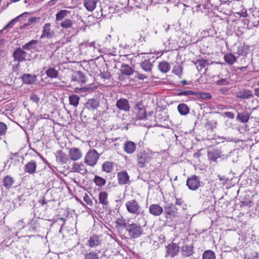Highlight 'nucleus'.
Segmentation results:
<instances>
[{"mask_svg": "<svg viewBox=\"0 0 259 259\" xmlns=\"http://www.w3.org/2000/svg\"><path fill=\"white\" fill-rule=\"evenodd\" d=\"M125 206L127 212L135 215H139L143 213L141 206L135 199H132L126 202Z\"/></svg>", "mask_w": 259, "mask_h": 259, "instance_id": "1", "label": "nucleus"}, {"mask_svg": "<svg viewBox=\"0 0 259 259\" xmlns=\"http://www.w3.org/2000/svg\"><path fill=\"white\" fill-rule=\"evenodd\" d=\"M128 236L132 239H136L140 237L143 234V230L141 226L136 223L128 224L126 228Z\"/></svg>", "mask_w": 259, "mask_h": 259, "instance_id": "2", "label": "nucleus"}, {"mask_svg": "<svg viewBox=\"0 0 259 259\" xmlns=\"http://www.w3.org/2000/svg\"><path fill=\"white\" fill-rule=\"evenodd\" d=\"M136 111V118L137 120H148L152 116L153 112H150L147 114L146 108L141 103H138L135 107Z\"/></svg>", "mask_w": 259, "mask_h": 259, "instance_id": "3", "label": "nucleus"}, {"mask_svg": "<svg viewBox=\"0 0 259 259\" xmlns=\"http://www.w3.org/2000/svg\"><path fill=\"white\" fill-rule=\"evenodd\" d=\"M99 157L100 155L96 150L91 149L84 157V162L89 166H94L97 163Z\"/></svg>", "mask_w": 259, "mask_h": 259, "instance_id": "4", "label": "nucleus"}, {"mask_svg": "<svg viewBox=\"0 0 259 259\" xmlns=\"http://www.w3.org/2000/svg\"><path fill=\"white\" fill-rule=\"evenodd\" d=\"M151 159V155L145 151L140 152L137 155V164L141 168L145 167Z\"/></svg>", "mask_w": 259, "mask_h": 259, "instance_id": "5", "label": "nucleus"}, {"mask_svg": "<svg viewBox=\"0 0 259 259\" xmlns=\"http://www.w3.org/2000/svg\"><path fill=\"white\" fill-rule=\"evenodd\" d=\"M165 257H173L178 254L180 252V246L179 244L176 243H171L168 244L166 247Z\"/></svg>", "mask_w": 259, "mask_h": 259, "instance_id": "6", "label": "nucleus"}, {"mask_svg": "<svg viewBox=\"0 0 259 259\" xmlns=\"http://www.w3.org/2000/svg\"><path fill=\"white\" fill-rule=\"evenodd\" d=\"M187 186L191 190H196L201 186V182L198 177L193 175L187 179Z\"/></svg>", "mask_w": 259, "mask_h": 259, "instance_id": "7", "label": "nucleus"}, {"mask_svg": "<svg viewBox=\"0 0 259 259\" xmlns=\"http://www.w3.org/2000/svg\"><path fill=\"white\" fill-rule=\"evenodd\" d=\"M150 36V32L146 30H141L138 31L134 34V38L136 41H138L143 45L148 39V37Z\"/></svg>", "mask_w": 259, "mask_h": 259, "instance_id": "8", "label": "nucleus"}, {"mask_svg": "<svg viewBox=\"0 0 259 259\" xmlns=\"http://www.w3.org/2000/svg\"><path fill=\"white\" fill-rule=\"evenodd\" d=\"M51 24L50 23H47L45 24L42 28V34L40 35V38H48L50 39L54 36L55 32L54 30H52Z\"/></svg>", "mask_w": 259, "mask_h": 259, "instance_id": "9", "label": "nucleus"}, {"mask_svg": "<svg viewBox=\"0 0 259 259\" xmlns=\"http://www.w3.org/2000/svg\"><path fill=\"white\" fill-rule=\"evenodd\" d=\"M194 253L193 244H185L181 247V254L184 258L192 256Z\"/></svg>", "mask_w": 259, "mask_h": 259, "instance_id": "10", "label": "nucleus"}, {"mask_svg": "<svg viewBox=\"0 0 259 259\" xmlns=\"http://www.w3.org/2000/svg\"><path fill=\"white\" fill-rule=\"evenodd\" d=\"M116 106L119 110L124 112H128L130 109L128 101L124 98L118 100L116 103Z\"/></svg>", "mask_w": 259, "mask_h": 259, "instance_id": "11", "label": "nucleus"}, {"mask_svg": "<svg viewBox=\"0 0 259 259\" xmlns=\"http://www.w3.org/2000/svg\"><path fill=\"white\" fill-rule=\"evenodd\" d=\"M117 177L119 185H124L130 182V176L125 170L118 172L117 174Z\"/></svg>", "mask_w": 259, "mask_h": 259, "instance_id": "12", "label": "nucleus"}, {"mask_svg": "<svg viewBox=\"0 0 259 259\" xmlns=\"http://www.w3.org/2000/svg\"><path fill=\"white\" fill-rule=\"evenodd\" d=\"M100 103V99L98 98H93L88 99L85 106L88 109L93 111L99 107Z\"/></svg>", "mask_w": 259, "mask_h": 259, "instance_id": "13", "label": "nucleus"}, {"mask_svg": "<svg viewBox=\"0 0 259 259\" xmlns=\"http://www.w3.org/2000/svg\"><path fill=\"white\" fill-rule=\"evenodd\" d=\"M82 156L81 150L78 148H71L69 150V156L71 160L76 161L81 158Z\"/></svg>", "mask_w": 259, "mask_h": 259, "instance_id": "14", "label": "nucleus"}, {"mask_svg": "<svg viewBox=\"0 0 259 259\" xmlns=\"http://www.w3.org/2000/svg\"><path fill=\"white\" fill-rule=\"evenodd\" d=\"M102 239L99 236L93 235L90 237L87 245L90 247H96L102 244Z\"/></svg>", "mask_w": 259, "mask_h": 259, "instance_id": "15", "label": "nucleus"}, {"mask_svg": "<svg viewBox=\"0 0 259 259\" xmlns=\"http://www.w3.org/2000/svg\"><path fill=\"white\" fill-rule=\"evenodd\" d=\"M167 117L168 115L164 110H159L156 112L155 116V122L156 123L154 124V126H161V125H159L158 123L166 120Z\"/></svg>", "mask_w": 259, "mask_h": 259, "instance_id": "16", "label": "nucleus"}, {"mask_svg": "<svg viewBox=\"0 0 259 259\" xmlns=\"http://www.w3.org/2000/svg\"><path fill=\"white\" fill-rule=\"evenodd\" d=\"M26 55V52L20 48L16 49L13 54L14 60L19 62L25 60Z\"/></svg>", "mask_w": 259, "mask_h": 259, "instance_id": "17", "label": "nucleus"}, {"mask_svg": "<svg viewBox=\"0 0 259 259\" xmlns=\"http://www.w3.org/2000/svg\"><path fill=\"white\" fill-rule=\"evenodd\" d=\"M23 83L31 85L34 84L37 80L36 75H32L29 73L24 74L21 77Z\"/></svg>", "mask_w": 259, "mask_h": 259, "instance_id": "18", "label": "nucleus"}, {"mask_svg": "<svg viewBox=\"0 0 259 259\" xmlns=\"http://www.w3.org/2000/svg\"><path fill=\"white\" fill-rule=\"evenodd\" d=\"M163 208L158 204H153L149 206V212L154 216H159L163 212Z\"/></svg>", "mask_w": 259, "mask_h": 259, "instance_id": "19", "label": "nucleus"}, {"mask_svg": "<svg viewBox=\"0 0 259 259\" xmlns=\"http://www.w3.org/2000/svg\"><path fill=\"white\" fill-rule=\"evenodd\" d=\"M192 62L195 64L199 72L201 71V70L206 66L211 64V63H210L209 61L204 59L203 58L197 59L196 61H192Z\"/></svg>", "mask_w": 259, "mask_h": 259, "instance_id": "20", "label": "nucleus"}, {"mask_svg": "<svg viewBox=\"0 0 259 259\" xmlns=\"http://www.w3.org/2000/svg\"><path fill=\"white\" fill-rule=\"evenodd\" d=\"M123 148L127 154H133L136 151V145L134 142L128 141L123 143Z\"/></svg>", "mask_w": 259, "mask_h": 259, "instance_id": "21", "label": "nucleus"}, {"mask_svg": "<svg viewBox=\"0 0 259 259\" xmlns=\"http://www.w3.org/2000/svg\"><path fill=\"white\" fill-rule=\"evenodd\" d=\"M37 167V163L35 160H31L26 164L24 167V171L30 175L35 172Z\"/></svg>", "mask_w": 259, "mask_h": 259, "instance_id": "22", "label": "nucleus"}, {"mask_svg": "<svg viewBox=\"0 0 259 259\" xmlns=\"http://www.w3.org/2000/svg\"><path fill=\"white\" fill-rule=\"evenodd\" d=\"M165 211L166 213L170 217H176L178 216V208L172 203L168 204L165 207Z\"/></svg>", "mask_w": 259, "mask_h": 259, "instance_id": "23", "label": "nucleus"}, {"mask_svg": "<svg viewBox=\"0 0 259 259\" xmlns=\"http://www.w3.org/2000/svg\"><path fill=\"white\" fill-rule=\"evenodd\" d=\"M141 68L147 74H151L153 65L149 59H146L140 64Z\"/></svg>", "mask_w": 259, "mask_h": 259, "instance_id": "24", "label": "nucleus"}, {"mask_svg": "<svg viewBox=\"0 0 259 259\" xmlns=\"http://www.w3.org/2000/svg\"><path fill=\"white\" fill-rule=\"evenodd\" d=\"M15 183V180L12 176L7 175L4 177L3 181V186L7 189H10Z\"/></svg>", "mask_w": 259, "mask_h": 259, "instance_id": "25", "label": "nucleus"}, {"mask_svg": "<svg viewBox=\"0 0 259 259\" xmlns=\"http://www.w3.org/2000/svg\"><path fill=\"white\" fill-rule=\"evenodd\" d=\"M71 81H76L78 83H84L85 82V78L81 71H76L72 75Z\"/></svg>", "mask_w": 259, "mask_h": 259, "instance_id": "26", "label": "nucleus"}, {"mask_svg": "<svg viewBox=\"0 0 259 259\" xmlns=\"http://www.w3.org/2000/svg\"><path fill=\"white\" fill-rule=\"evenodd\" d=\"M221 150L219 149H213L212 151L208 152L207 156L210 161H214L221 156Z\"/></svg>", "mask_w": 259, "mask_h": 259, "instance_id": "27", "label": "nucleus"}, {"mask_svg": "<svg viewBox=\"0 0 259 259\" xmlns=\"http://www.w3.org/2000/svg\"><path fill=\"white\" fill-rule=\"evenodd\" d=\"M72 168L73 171L79 172L82 175H84L88 172L87 169L85 168L84 165L81 163H73Z\"/></svg>", "mask_w": 259, "mask_h": 259, "instance_id": "28", "label": "nucleus"}, {"mask_svg": "<svg viewBox=\"0 0 259 259\" xmlns=\"http://www.w3.org/2000/svg\"><path fill=\"white\" fill-rule=\"evenodd\" d=\"M99 202L103 205V207H106L109 205V201L108 200V194L106 192L102 191L99 194Z\"/></svg>", "mask_w": 259, "mask_h": 259, "instance_id": "29", "label": "nucleus"}, {"mask_svg": "<svg viewBox=\"0 0 259 259\" xmlns=\"http://www.w3.org/2000/svg\"><path fill=\"white\" fill-rule=\"evenodd\" d=\"M97 0H84L83 5L85 9L90 11H93L96 7Z\"/></svg>", "mask_w": 259, "mask_h": 259, "instance_id": "30", "label": "nucleus"}, {"mask_svg": "<svg viewBox=\"0 0 259 259\" xmlns=\"http://www.w3.org/2000/svg\"><path fill=\"white\" fill-rule=\"evenodd\" d=\"M59 71L53 67H49L46 70L47 76L50 78H57L59 76Z\"/></svg>", "mask_w": 259, "mask_h": 259, "instance_id": "31", "label": "nucleus"}, {"mask_svg": "<svg viewBox=\"0 0 259 259\" xmlns=\"http://www.w3.org/2000/svg\"><path fill=\"white\" fill-rule=\"evenodd\" d=\"M250 114L246 111L238 113L236 119L242 123H246L249 118Z\"/></svg>", "mask_w": 259, "mask_h": 259, "instance_id": "32", "label": "nucleus"}, {"mask_svg": "<svg viewBox=\"0 0 259 259\" xmlns=\"http://www.w3.org/2000/svg\"><path fill=\"white\" fill-rule=\"evenodd\" d=\"M236 97L240 99H249L253 97L251 92L250 90H244L236 94Z\"/></svg>", "mask_w": 259, "mask_h": 259, "instance_id": "33", "label": "nucleus"}, {"mask_svg": "<svg viewBox=\"0 0 259 259\" xmlns=\"http://www.w3.org/2000/svg\"><path fill=\"white\" fill-rule=\"evenodd\" d=\"M237 57L232 53H227L224 56L225 62L228 65H233L237 60Z\"/></svg>", "mask_w": 259, "mask_h": 259, "instance_id": "34", "label": "nucleus"}, {"mask_svg": "<svg viewBox=\"0 0 259 259\" xmlns=\"http://www.w3.org/2000/svg\"><path fill=\"white\" fill-rule=\"evenodd\" d=\"M26 14H27V13H23V14L20 15L19 16H18V17H16L15 18L12 19L11 21H10L9 22L8 24H7L3 28V29L2 30H3V31H4V30H6V29L12 28L13 27V26L14 25V24H15V23L18 22L21 18L23 17L24 16L26 15Z\"/></svg>", "mask_w": 259, "mask_h": 259, "instance_id": "35", "label": "nucleus"}, {"mask_svg": "<svg viewBox=\"0 0 259 259\" xmlns=\"http://www.w3.org/2000/svg\"><path fill=\"white\" fill-rule=\"evenodd\" d=\"M120 71L122 74L125 75H131L134 73V69L128 65L122 64Z\"/></svg>", "mask_w": 259, "mask_h": 259, "instance_id": "36", "label": "nucleus"}, {"mask_svg": "<svg viewBox=\"0 0 259 259\" xmlns=\"http://www.w3.org/2000/svg\"><path fill=\"white\" fill-rule=\"evenodd\" d=\"M158 69L161 72L166 73L169 71L170 66L168 62L162 61L159 63Z\"/></svg>", "mask_w": 259, "mask_h": 259, "instance_id": "37", "label": "nucleus"}, {"mask_svg": "<svg viewBox=\"0 0 259 259\" xmlns=\"http://www.w3.org/2000/svg\"><path fill=\"white\" fill-rule=\"evenodd\" d=\"M70 14V12L66 10H61L59 11L56 15V21H60L62 20L65 17Z\"/></svg>", "mask_w": 259, "mask_h": 259, "instance_id": "38", "label": "nucleus"}, {"mask_svg": "<svg viewBox=\"0 0 259 259\" xmlns=\"http://www.w3.org/2000/svg\"><path fill=\"white\" fill-rule=\"evenodd\" d=\"M80 97L76 95H72L69 97V104L73 106L74 107H77L79 104Z\"/></svg>", "mask_w": 259, "mask_h": 259, "instance_id": "39", "label": "nucleus"}, {"mask_svg": "<svg viewBox=\"0 0 259 259\" xmlns=\"http://www.w3.org/2000/svg\"><path fill=\"white\" fill-rule=\"evenodd\" d=\"M202 259H216L215 254L211 250H206L202 253Z\"/></svg>", "mask_w": 259, "mask_h": 259, "instance_id": "40", "label": "nucleus"}, {"mask_svg": "<svg viewBox=\"0 0 259 259\" xmlns=\"http://www.w3.org/2000/svg\"><path fill=\"white\" fill-rule=\"evenodd\" d=\"M178 110L181 115H186L189 112V108L185 104H180L178 106Z\"/></svg>", "mask_w": 259, "mask_h": 259, "instance_id": "41", "label": "nucleus"}, {"mask_svg": "<svg viewBox=\"0 0 259 259\" xmlns=\"http://www.w3.org/2000/svg\"><path fill=\"white\" fill-rule=\"evenodd\" d=\"M56 160L57 162L62 164L67 163L68 158L65 153L60 152L56 156Z\"/></svg>", "mask_w": 259, "mask_h": 259, "instance_id": "42", "label": "nucleus"}, {"mask_svg": "<svg viewBox=\"0 0 259 259\" xmlns=\"http://www.w3.org/2000/svg\"><path fill=\"white\" fill-rule=\"evenodd\" d=\"M113 168V165L111 162L106 161L102 164V170L107 173L111 172Z\"/></svg>", "mask_w": 259, "mask_h": 259, "instance_id": "43", "label": "nucleus"}, {"mask_svg": "<svg viewBox=\"0 0 259 259\" xmlns=\"http://www.w3.org/2000/svg\"><path fill=\"white\" fill-rule=\"evenodd\" d=\"M73 22L70 19H65L60 24V26L64 29L71 28Z\"/></svg>", "mask_w": 259, "mask_h": 259, "instance_id": "44", "label": "nucleus"}, {"mask_svg": "<svg viewBox=\"0 0 259 259\" xmlns=\"http://www.w3.org/2000/svg\"><path fill=\"white\" fill-rule=\"evenodd\" d=\"M84 259H99L98 254L94 251L85 253L83 255Z\"/></svg>", "mask_w": 259, "mask_h": 259, "instance_id": "45", "label": "nucleus"}, {"mask_svg": "<svg viewBox=\"0 0 259 259\" xmlns=\"http://www.w3.org/2000/svg\"><path fill=\"white\" fill-rule=\"evenodd\" d=\"M94 182L97 186L99 187H102L105 185L106 181L101 177L96 176H95Z\"/></svg>", "mask_w": 259, "mask_h": 259, "instance_id": "46", "label": "nucleus"}, {"mask_svg": "<svg viewBox=\"0 0 259 259\" xmlns=\"http://www.w3.org/2000/svg\"><path fill=\"white\" fill-rule=\"evenodd\" d=\"M218 124L217 121L214 120L207 121L205 124V127L207 130H213L215 128Z\"/></svg>", "mask_w": 259, "mask_h": 259, "instance_id": "47", "label": "nucleus"}, {"mask_svg": "<svg viewBox=\"0 0 259 259\" xmlns=\"http://www.w3.org/2000/svg\"><path fill=\"white\" fill-rule=\"evenodd\" d=\"M196 96L202 100H209L211 98V95L210 93H202V92H196Z\"/></svg>", "mask_w": 259, "mask_h": 259, "instance_id": "48", "label": "nucleus"}, {"mask_svg": "<svg viewBox=\"0 0 259 259\" xmlns=\"http://www.w3.org/2000/svg\"><path fill=\"white\" fill-rule=\"evenodd\" d=\"M172 72L178 76L179 78H181L183 72V67L181 65L175 66L173 67Z\"/></svg>", "mask_w": 259, "mask_h": 259, "instance_id": "49", "label": "nucleus"}, {"mask_svg": "<svg viewBox=\"0 0 259 259\" xmlns=\"http://www.w3.org/2000/svg\"><path fill=\"white\" fill-rule=\"evenodd\" d=\"M178 96H193L196 95V92H194L192 90H188V91H180L177 94Z\"/></svg>", "mask_w": 259, "mask_h": 259, "instance_id": "50", "label": "nucleus"}, {"mask_svg": "<svg viewBox=\"0 0 259 259\" xmlns=\"http://www.w3.org/2000/svg\"><path fill=\"white\" fill-rule=\"evenodd\" d=\"M116 224H117L119 226L121 227H124L125 229L126 228L128 225L127 224L126 221L123 219V217H120L117 219L116 222Z\"/></svg>", "mask_w": 259, "mask_h": 259, "instance_id": "51", "label": "nucleus"}, {"mask_svg": "<svg viewBox=\"0 0 259 259\" xmlns=\"http://www.w3.org/2000/svg\"><path fill=\"white\" fill-rule=\"evenodd\" d=\"M8 127L7 125L3 122H0V137L4 136L6 135Z\"/></svg>", "mask_w": 259, "mask_h": 259, "instance_id": "52", "label": "nucleus"}, {"mask_svg": "<svg viewBox=\"0 0 259 259\" xmlns=\"http://www.w3.org/2000/svg\"><path fill=\"white\" fill-rule=\"evenodd\" d=\"M37 43V41L35 40H32L26 44L25 45L22 46V49L26 50H29L33 48L32 46L36 44Z\"/></svg>", "mask_w": 259, "mask_h": 259, "instance_id": "53", "label": "nucleus"}, {"mask_svg": "<svg viewBox=\"0 0 259 259\" xmlns=\"http://www.w3.org/2000/svg\"><path fill=\"white\" fill-rule=\"evenodd\" d=\"M247 48L246 46L244 45H241L238 47L237 54L238 55H243L244 54L246 53Z\"/></svg>", "mask_w": 259, "mask_h": 259, "instance_id": "54", "label": "nucleus"}, {"mask_svg": "<svg viewBox=\"0 0 259 259\" xmlns=\"http://www.w3.org/2000/svg\"><path fill=\"white\" fill-rule=\"evenodd\" d=\"M83 200L90 207H92L93 205V201L90 198V197L87 194H85L83 196Z\"/></svg>", "mask_w": 259, "mask_h": 259, "instance_id": "55", "label": "nucleus"}, {"mask_svg": "<svg viewBox=\"0 0 259 259\" xmlns=\"http://www.w3.org/2000/svg\"><path fill=\"white\" fill-rule=\"evenodd\" d=\"M229 78H221L217 81V84L219 85H227L229 83Z\"/></svg>", "mask_w": 259, "mask_h": 259, "instance_id": "56", "label": "nucleus"}, {"mask_svg": "<svg viewBox=\"0 0 259 259\" xmlns=\"http://www.w3.org/2000/svg\"><path fill=\"white\" fill-rule=\"evenodd\" d=\"M136 77L141 80H144L145 79H147L148 76V74L147 73L146 74L145 73H142L139 72L137 71L136 72Z\"/></svg>", "mask_w": 259, "mask_h": 259, "instance_id": "57", "label": "nucleus"}, {"mask_svg": "<svg viewBox=\"0 0 259 259\" xmlns=\"http://www.w3.org/2000/svg\"><path fill=\"white\" fill-rule=\"evenodd\" d=\"M30 99L33 102L36 103L37 104L39 102L40 98L35 94H32L30 96Z\"/></svg>", "mask_w": 259, "mask_h": 259, "instance_id": "58", "label": "nucleus"}, {"mask_svg": "<svg viewBox=\"0 0 259 259\" xmlns=\"http://www.w3.org/2000/svg\"><path fill=\"white\" fill-rule=\"evenodd\" d=\"M176 205L178 206H182L183 208H184V207H186V205L185 204L184 200L182 198H176Z\"/></svg>", "mask_w": 259, "mask_h": 259, "instance_id": "59", "label": "nucleus"}, {"mask_svg": "<svg viewBox=\"0 0 259 259\" xmlns=\"http://www.w3.org/2000/svg\"><path fill=\"white\" fill-rule=\"evenodd\" d=\"M17 225L19 227V229H21L24 228V223L23 222V220H20L17 223Z\"/></svg>", "mask_w": 259, "mask_h": 259, "instance_id": "60", "label": "nucleus"}, {"mask_svg": "<svg viewBox=\"0 0 259 259\" xmlns=\"http://www.w3.org/2000/svg\"><path fill=\"white\" fill-rule=\"evenodd\" d=\"M224 114L226 115V116L230 119H233L234 118V115L231 112H225Z\"/></svg>", "mask_w": 259, "mask_h": 259, "instance_id": "61", "label": "nucleus"}, {"mask_svg": "<svg viewBox=\"0 0 259 259\" xmlns=\"http://www.w3.org/2000/svg\"><path fill=\"white\" fill-rule=\"evenodd\" d=\"M101 77L105 79H108L110 77V74L108 72L101 73Z\"/></svg>", "mask_w": 259, "mask_h": 259, "instance_id": "62", "label": "nucleus"}, {"mask_svg": "<svg viewBox=\"0 0 259 259\" xmlns=\"http://www.w3.org/2000/svg\"><path fill=\"white\" fill-rule=\"evenodd\" d=\"M36 20V18H35V17H33V18H29L28 19V22H27V25H31L33 22H35Z\"/></svg>", "mask_w": 259, "mask_h": 259, "instance_id": "63", "label": "nucleus"}, {"mask_svg": "<svg viewBox=\"0 0 259 259\" xmlns=\"http://www.w3.org/2000/svg\"><path fill=\"white\" fill-rule=\"evenodd\" d=\"M39 203L42 205L47 204L48 201L45 199L44 197H42L40 200H39Z\"/></svg>", "mask_w": 259, "mask_h": 259, "instance_id": "64", "label": "nucleus"}]
</instances>
